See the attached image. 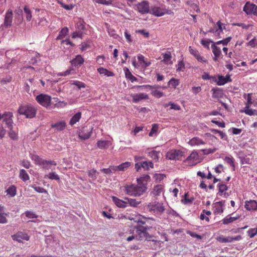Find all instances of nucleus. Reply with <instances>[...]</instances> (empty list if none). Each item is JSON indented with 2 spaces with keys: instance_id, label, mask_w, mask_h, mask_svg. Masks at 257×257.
Returning <instances> with one entry per match:
<instances>
[{
  "instance_id": "f257e3e1",
  "label": "nucleus",
  "mask_w": 257,
  "mask_h": 257,
  "mask_svg": "<svg viewBox=\"0 0 257 257\" xmlns=\"http://www.w3.org/2000/svg\"><path fill=\"white\" fill-rule=\"evenodd\" d=\"M152 228V226L148 225L144 227V228H142L141 226H135L136 233H134V230H130L129 233L132 234L129 236H125L126 237V240L127 241H131L134 239L138 241L144 240H150L153 236L150 234L148 231Z\"/></svg>"
},
{
  "instance_id": "f03ea898",
  "label": "nucleus",
  "mask_w": 257,
  "mask_h": 257,
  "mask_svg": "<svg viewBox=\"0 0 257 257\" xmlns=\"http://www.w3.org/2000/svg\"><path fill=\"white\" fill-rule=\"evenodd\" d=\"M125 193L129 196L139 197L142 195L147 190V187L144 185L138 184H126L123 186Z\"/></svg>"
},
{
  "instance_id": "7ed1b4c3",
  "label": "nucleus",
  "mask_w": 257,
  "mask_h": 257,
  "mask_svg": "<svg viewBox=\"0 0 257 257\" xmlns=\"http://www.w3.org/2000/svg\"><path fill=\"white\" fill-rule=\"evenodd\" d=\"M18 112L27 118H33L35 116L36 109L31 104L22 105L19 106Z\"/></svg>"
},
{
  "instance_id": "20e7f679",
  "label": "nucleus",
  "mask_w": 257,
  "mask_h": 257,
  "mask_svg": "<svg viewBox=\"0 0 257 257\" xmlns=\"http://www.w3.org/2000/svg\"><path fill=\"white\" fill-rule=\"evenodd\" d=\"M134 9L142 15L149 14L150 12V3L147 1H143L135 4Z\"/></svg>"
},
{
  "instance_id": "39448f33",
  "label": "nucleus",
  "mask_w": 257,
  "mask_h": 257,
  "mask_svg": "<svg viewBox=\"0 0 257 257\" xmlns=\"http://www.w3.org/2000/svg\"><path fill=\"white\" fill-rule=\"evenodd\" d=\"M151 14L156 17L163 16L165 14L173 15L174 13L169 9H167L165 8H161L157 6H152L150 8Z\"/></svg>"
},
{
  "instance_id": "423d86ee",
  "label": "nucleus",
  "mask_w": 257,
  "mask_h": 257,
  "mask_svg": "<svg viewBox=\"0 0 257 257\" xmlns=\"http://www.w3.org/2000/svg\"><path fill=\"white\" fill-rule=\"evenodd\" d=\"M147 209L150 212L162 214L165 210L163 203L158 201L151 202L147 205Z\"/></svg>"
},
{
  "instance_id": "0eeeda50",
  "label": "nucleus",
  "mask_w": 257,
  "mask_h": 257,
  "mask_svg": "<svg viewBox=\"0 0 257 257\" xmlns=\"http://www.w3.org/2000/svg\"><path fill=\"white\" fill-rule=\"evenodd\" d=\"M200 162L199 156L198 153L194 151L184 161V163L188 166H193Z\"/></svg>"
},
{
  "instance_id": "6e6552de",
  "label": "nucleus",
  "mask_w": 257,
  "mask_h": 257,
  "mask_svg": "<svg viewBox=\"0 0 257 257\" xmlns=\"http://www.w3.org/2000/svg\"><path fill=\"white\" fill-rule=\"evenodd\" d=\"M36 100L40 105L48 108L51 104V97L48 94L41 93L36 96Z\"/></svg>"
},
{
  "instance_id": "1a4fd4ad",
  "label": "nucleus",
  "mask_w": 257,
  "mask_h": 257,
  "mask_svg": "<svg viewBox=\"0 0 257 257\" xmlns=\"http://www.w3.org/2000/svg\"><path fill=\"white\" fill-rule=\"evenodd\" d=\"M185 157V152L180 150H171L166 154V157L169 160H181Z\"/></svg>"
},
{
  "instance_id": "9d476101",
  "label": "nucleus",
  "mask_w": 257,
  "mask_h": 257,
  "mask_svg": "<svg viewBox=\"0 0 257 257\" xmlns=\"http://www.w3.org/2000/svg\"><path fill=\"white\" fill-rule=\"evenodd\" d=\"M225 201H221L216 202L213 204V211L215 215L221 214L223 213L224 211V207L225 206Z\"/></svg>"
},
{
  "instance_id": "9b49d317",
  "label": "nucleus",
  "mask_w": 257,
  "mask_h": 257,
  "mask_svg": "<svg viewBox=\"0 0 257 257\" xmlns=\"http://www.w3.org/2000/svg\"><path fill=\"white\" fill-rule=\"evenodd\" d=\"M92 128L85 126L82 128L79 133V137L82 140H87L92 133Z\"/></svg>"
},
{
  "instance_id": "f8f14e48",
  "label": "nucleus",
  "mask_w": 257,
  "mask_h": 257,
  "mask_svg": "<svg viewBox=\"0 0 257 257\" xmlns=\"http://www.w3.org/2000/svg\"><path fill=\"white\" fill-rule=\"evenodd\" d=\"M13 240L22 243L23 240L28 241L30 239V236L27 233L24 232H18L16 234L12 235Z\"/></svg>"
},
{
  "instance_id": "ddd939ff",
  "label": "nucleus",
  "mask_w": 257,
  "mask_h": 257,
  "mask_svg": "<svg viewBox=\"0 0 257 257\" xmlns=\"http://www.w3.org/2000/svg\"><path fill=\"white\" fill-rule=\"evenodd\" d=\"M4 121L5 122L7 125L8 128L13 127V114L11 112H6L5 113L2 114Z\"/></svg>"
},
{
  "instance_id": "4468645a",
  "label": "nucleus",
  "mask_w": 257,
  "mask_h": 257,
  "mask_svg": "<svg viewBox=\"0 0 257 257\" xmlns=\"http://www.w3.org/2000/svg\"><path fill=\"white\" fill-rule=\"evenodd\" d=\"M164 193V186L163 185H157L155 186L151 192V194L155 197L160 196Z\"/></svg>"
},
{
  "instance_id": "2eb2a0df",
  "label": "nucleus",
  "mask_w": 257,
  "mask_h": 257,
  "mask_svg": "<svg viewBox=\"0 0 257 257\" xmlns=\"http://www.w3.org/2000/svg\"><path fill=\"white\" fill-rule=\"evenodd\" d=\"M13 21V11L9 9L7 11L4 20V26L6 28L10 27L12 26Z\"/></svg>"
},
{
  "instance_id": "dca6fc26",
  "label": "nucleus",
  "mask_w": 257,
  "mask_h": 257,
  "mask_svg": "<svg viewBox=\"0 0 257 257\" xmlns=\"http://www.w3.org/2000/svg\"><path fill=\"white\" fill-rule=\"evenodd\" d=\"M135 222L137 223L136 226H141L142 228H144V227L148 225V221L146 220V217L140 215L137 217Z\"/></svg>"
},
{
  "instance_id": "f3484780",
  "label": "nucleus",
  "mask_w": 257,
  "mask_h": 257,
  "mask_svg": "<svg viewBox=\"0 0 257 257\" xmlns=\"http://www.w3.org/2000/svg\"><path fill=\"white\" fill-rule=\"evenodd\" d=\"M132 97L133 101L135 103L138 102L143 99H149L148 95L144 93L133 94L132 95Z\"/></svg>"
},
{
  "instance_id": "a211bd4d",
  "label": "nucleus",
  "mask_w": 257,
  "mask_h": 257,
  "mask_svg": "<svg viewBox=\"0 0 257 257\" xmlns=\"http://www.w3.org/2000/svg\"><path fill=\"white\" fill-rule=\"evenodd\" d=\"M255 7V5L254 4L247 2L243 7V11L247 15L252 14L254 15Z\"/></svg>"
},
{
  "instance_id": "6ab92c4d",
  "label": "nucleus",
  "mask_w": 257,
  "mask_h": 257,
  "mask_svg": "<svg viewBox=\"0 0 257 257\" xmlns=\"http://www.w3.org/2000/svg\"><path fill=\"white\" fill-rule=\"evenodd\" d=\"M244 206L247 210H255L257 209V202L254 200H251L246 201Z\"/></svg>"
},
{
  "instance_id": "aec40b11",
  "label": "nucleus",
  "mask_w": 257,
  "mask_h": 257,
  "mask_svg": "<svg viewBox=\"0 0 257 257\" xmlns=\"http://www.w3.org/2000/svg\"><path fill=\"white\" fill-rule=\"evenodd\" d=\"M239 158L240 160V162L242 164H250L251 162V159L250 158L251 157V155L248 154V155H245L244 154H242L239 153Z\"/></svg>"
},
{
  "instance_id": "412c9836",
  "label": "nucleus",
  "mask_w": 257,
  "mask_h": 257,
  "mask_svg": "<svg viewBox=\"0 0 257 257\" xmlns=\"http://www.w3.org/2000/svg\"><path fill=\"white\" fill-rule=\"evenodd\" d=\"M84 59L80 55H77L75 58L72 59L70 62L71 65L74 67H78L84 63Z\"/></svg>"
},
{
  "instance_id": "4be33fe9",
  "label": "nucleus",
  "mask_w": 257,
  "mask_h": 257,
  "mask_svg": "<svg viewBox=\"0 0 257 257\" xmlns=\"http://www.w3.org/2000/svg\"><path fill=\"white\" fill-rule=\"evenodd\" d=\"M112 200L114 204L119 208H125L127 207L126 203L125 202V200L124 199L123 200L119 199L118 198L115 196L112 197Z\"/></svg>"
},
{
  "instance_id": "5701e85b",
  "label": "nucleus",
  "mask_w": 257,
  "mask_h": 257,
  "mask_svg": "<svg viewBox=\"0 0 257 257\" xmlns=\"http://www.w3.org/2000/svg\"><path fill=\"white\" fill-rule=\"evenodd\" d=\"M31 158L37 165L41 166V165H45L44 163H46V162H44V159L41 158L37 155L31 154Z\"/></svg>"
},
{
  "instance_id": "b1692460",
  "label": "nucleus",
  "mask_w": 257,
  "mask_h": 257,
  "mask_svg": "<svg viewBox=\"0 0 257 257\" xmlns=\"http://www.w3.org/2000/svg\"><path fill=\"white\" fill-rule=\"evenodd\" d=\"M31 158L37 165L41 166V165H45L44 163H46V162H44V159L41 158L37 155L31 154Z\"/></svg>"
},
{
  "instance_id": "393cba45",
  "label": "nucleus",
  "mask_w": 257,
  "mask_h": 257,
  "mask_svg": "<svg viewBox=\"0 0 257 257\" xmlns=\"http://www.w3.org/2000/svg\"><path fill=\"white\" fill-rule=\"evenodd\" d=\"M188 144L191 146H195L204 145L205 142L198 137H194L189 141Z\"/></svg>"
},
{
  "instance_id": "a878e982",
  "label": "nucleus",
  "mask_w": 257,
  "mask_h": 257,
  "mask_svg": "<svg viewBox=\"0 0 257 257\" xmlns=\"http://www.w3.org/2000/svg\"><path fill=\"white\" fill-rule=\"evenodd\" d=\"M186 4L189 6V8H188V9L191 12L194 13V12H196L197 13H199L200 12L198 5L196 4L193 3L192 1H188L186 2Z\"/></svg>"
},
{
  "instance_id": "bb28decb",
  "label": "nucleus",
  "mask_w": 257,
  "mask_h": 257,
  "mask_svg": "<svg viewBox=\"0 0 257 257\" xmlns=\"http://www.w3.org/2000/svg\"><path fill=\"white\" fill-rule=\"evenodd\" d=\"M124 200L126 203L127 206H130L132 207H136L141 203V201H138L135 199L125 197Z\"/></svg>"
},
{
  "instance_id": "cd10ccee",
  "label": "nucleus",
  "mask_w": 257,
  "mask_h": 257,
  "mask_svg": "<svg viewBox=\"0 0 257 257\" xmlns=\"http://www.w3.org/2000/svg\"><path fill=\"white\" fill-rule=\"evenodd\" d=\"M219 189V192L220 196H223L225 197L228 196V194L225 192L228 189V187L222 183H219L217 185Z\"/></svg>"
},
{
  "instance_id": "c85d7f7f",
  "label": "nucleus",
  "mask_w": 257,
  "mask_h": 257,
  "mask_svg": "<svg viewBox=\"0 0 257 257\" xmlns=\"http://www.w3.org/2000/svg\"><path fill=\"white\" fill-rule=\"evenodd\" d=\"M138 59L141 66L144 68H147L151 65V62L145 60V57L142 55H139Z\"/></svg>"
},
{
  "instance_id": "c756f323",
  "label": "nucleus",
  "mask_w": 257,
  "mask_h": 257,
  "mask_svg": "<svg viewBox=\"0 0 257 257\" xmlns=\"http://www.w3.org/2000/svg\"><path fill=\"white\" fill-rule=\"evenodd\" d=\"M216 26H215V28H216L215 35L218 36L220 38V33L222 32L223 30L225 29L224 25V24L222 23L220 21H219L216 23Z\"/></svg>"
},
{
  "instance_id": "7c9ffc66",
  "label": "nucleus",
  "mask_w": 257,
  "mask_h": 257,
  "mask_svg": "<svg viewBox=\"0 0 257 257\" xmlns=\"http://www.w3.org/2000/svg\"><path fill=\"white\" fill-rule=\"evenodd\" d=\"M150 179V177L148 175H144L137 179V181L138 184L140 185H144L147 187L148 182Z\"/></svg>"
},
{
  "instance_id": "2f4dec72",
  "label": "nucleus",
  "mask_w": 257,
  "mask_h": 257,
  "mask_svg": "<svg viewBox=\"0 0 257 257\" xmlns=\"http://www.w3.org/2000/svg\"><path fill=\"white\" fill-rule=\"evenodd\" d=\"M169 106H170V107L168 109V110H170L171 109H174L175 110H181V106L179 104L172 101H170L168 103H166L164 104V107L165 108Z\"/></svg>"
},
{
  "instance_id": "473e14b6",
  "label": "nucleus",
  "mask_w": 257,
  "mask_h": 257,
  "mask_svg": "<svg viewBox=\"0 0 257 257\" xmlns=\"http://www.w3.org/2000/svg\"><path fill=\"white\" fill-rule=\"evenodd\" d=\"M66 124L64 121H60L52 124L51 126L53 128H55L57 131H62L66 127Z\"/></svg>"
},
{
  "instance_id": "72a5a7b5",
  "label": "nucleus",
  "mask_w": 257,
  "mask_h": 257,
  "mask_svg": "<svg viewBox=\"0 0 257 257\" xmlns=\"http://www.w3.org/2000/svg\"><path fill=\"white\" fill-rule=\"evenodd\" d=\"M7 193V195H9V197H14L17 194V188L15 186L11 185L5 191Z\"/></svg>"
},
{
  "instance_id": "f704fd0d",
  "label": "nucleus",
  "mask_w": 257,
  "mask_h": 257,
  "mask_svg": "<svg viewBox=\"0 0 257 257\" xmlns=\"http://www.w3.org/2000/svg\"><path fill=\"white\" fill-rule=\"evenodd\" d=\"M123 70H124V71L125 73V77L126 79L131 80L132 82L136 81L137 80V78L136 77H135L134 75H133V74H132V73L131 72V71L127 68L125 67L123 69Z\"/></svg>"
},
{
  "instance_id": "c9c22d12",
  "label": "nucleus",
  "mask_w": 257,
  "mask_h": 257,
  "mask_svg": "<svg viewBox=\"0 0 257 257\" xmlns=\"http://www.w3.org/2000/svg\"><path fill=\"white\" fill-rule=\"evenodd\" d=\"M240 216L238 215L235 217H229L227 216L222 220V222L223 224H228L236 220Z\"/></svg>"
},
{
  "instance_id": "e433bc0d",
  "label": "nucleus",
  "mask_w": 257,
  "mask_h": 257,
  "mask_svg": "<svg viewBox=\"0 0 257 257\" xmlns=\"http://www.w3.org/2000/svg\"><path fill=\"white\" fill-rule=\"evenodd\" d=\"M131 166V163L129 162H125V163H122L118 166H115L116 167V171H124L128 168Z\"/></svg>"
},
{
  "instance_id": "4c0bfd02",
  "label": "nucleus",
  "mask_w": 257,
  "mask_h": 257,
  "mask_svg": "<svg viewBox=\"0 0 257 257\" xmlns=\"http://www.w3.org/2000/svg\"><path fill=\"white\" fill-rule=\"evenodd\" d=\"M97 71L100 73V74H102L106 76H113L114 75L112 72L103 67L98 68L97 69Z\"/></svg>"
},
{
  "instance_id": "58836bf2",
  "label": "nucleus",
  "mask_w": 257,
  "mask_h": 257,
  "mask_svg": "<svg viewBox=\"0 0 257 257\" xmlns=\"http://www.w3.org/2000/svg\"><path fill=\"white\" fill-rule=\"evenodd\" d=\"M6 216L7 214L4 212V207L0 206V223L5 224L8 222Z\"/></svg>"
},
{
  "instance_id": "ea45409f",
  "label": "nucleus",
  "mask_w": 257,
  "mask_h": 257,
  "mask_svg": "<svg viewBox=\"0 0 257 257\" xmlns=\"http://www.w3.org/2000/svg\"><path fill=\"white\" fill-rule=\"evenodd\" d=\"M81 117V113L79 112L74 114L69 121V124L73 125L78 122Z\"/></svg>"
},
{
  "instance_id": "a19ab883",
  "label": "nucleus",
  "mask_w": 257,
  "mask_h": 257,
  "mask_svg": "<svg viewBox=\"0 0 257 257\" xmlns=\"http://www.w3.org/2000/svg\"><path fill=\"white\" fill-rule=\"evenodd\" d=\"M163 61L167 64H172V62L171 61V54L170 52H167L166 53L163 54Z\"/></svg>"
},
{
  "instance_id": "79ce46f5",
  "label": "nucleus",
  "mask_w": 257,
  "mask_h": 257,
  "mask_svg": "<svg viewBox=\"0 0 257 257\" xmlns=\"http://www.w3.org/2000/svg\"><path fill=\"white\" fill-rule=\"evenodd\" d=\"M224 161L230 165L231 167L232 171H234L235 169V166L234 163V159L232 156L225 157L224 159Z\"/></svg>"
},
{
  "instance_id": "37998d69",
  "label": "nucleus",
  "mask_w": 257,
  "mask_h": 257,
  "mask_svg": "<svg viewBox=\"0 0 257 257\" xmlns=\"http://www.w3.org/2000/svg\"><path fill=\"white\" fill-rule=\"evenodd\" d=\"M110 145V142L108 141H98L97 142V147L101 149H107Z\"/></svg>"
},
{
  "instance_id": "c03bdc74",
  "label": "nucleus",
  "mask_w": 257,
  "mask_h": 257,
  "mask_svg": "<svg viewBox=\"0 0 257 257\" xmlns=\"http://www.w3.org/2000/svg\"><path fill=\"white\" fill-rule=\"evenodd\" d=\"M243 97L247 100L245 102V106H251L253 103V100L252 99V93L244 94Z\"/></svg>"
},
{
  "instance_id": "a18cd8bd",
  "label": "nucleus",
  "mask_w": 257,
  "mask_h": 257,
  "mask_svg": "<svg viewBox=\"0 0 257 257\" xmlns=\"http://www.w3.org/2000/svg\"><path fill=\"white\" fill-rule=\"evenodd\" d=\"M211 48L212 50V52L214 54V56H221V49L219 47H217L216 46V44L215 43H213L211 45Z\"/></svg>"
},
{
  "instance_id": "49530a36",
  "label": "nucleus",
  "mask_w": 257,
  "mask_h": 257,
  "mask_svg": "<svg viewBox=\"0 0 257 257\" xmlns=\"http://www.w3.org/2000/svg\"><path fill=\"white\" fill-rule=\"evenodd\" d=\"M44 162H46V163H44L45 165H41V166H42L44 169H45L49 170L50 169L51 166L57 165L56 162L54 161L44 160Z\"/></svg>"
},
{
  "instance_id": "de8ad7c7",
  "label": "nucleus",
  "mask_w": 257,
  "mask_h": 257,
  "mask_svg": "<svg viewBox=\"0 0 257 257\" xmlns=\"http://www.w3.org/2000/svg\"><path fill=\"white\" fill-rule=\"evenodd\" d=\"M100 171L106 175H110L112 173L116 172V167L115 166H110L108 168H103Z\"/></svg>"
},
{
  "instance_id": "09e8293b",
  "label": "nucleus",
  "mask_w": 257,
  "mask_h": 257,
  "mask_svg": "<svg viewBox=\"0 0 257 257\" xmlns=\"http://www.w3.org/2000/svg\"><path fill=\"white\" fill-rule=\"evenodd\" d=\"M10 131L8 133L9 137L13 140L16 141L18 139V133L13 130V127L8 128Z\"/></svg>"
},
{
  "instance_id": "8fccbe9b",
  "label": "nucleus",
  "mask_w": 257,
  "mask_h": 257,
  "mask_svg": "<svg viewBox=\"0 0 257 257\" xmlns=\"http://www.w3.org/2000/svg\"><path fill=\"white\" fill-rule=\"evenodd\" d=\"M85 23L83 20L81 19H78V20L75 25V27L78 30H84L85 28Z\"/></svg>"
},
{
  "instance_id": "3c124183",
  "label": "nucleus",
  "mask_w": 257,
  "mask_h": 257,
  "mask_svg": "<svg viewBox=\"0 0 257 257\" xmlns=\"http://www.w3.org/2000/svg\"><path fill=\"white\" fill-rule=\"evenodd\" d=\"M19 177L23 181L25 182L29 180L30 179L28 174L24 169H21L20 170Z\"/></svg>"
},
{
  "instance_id": "603ef678",
  "label": "nucleus",
  "mask_w": 257,
  "mask_h": 257,
  "mask_svg": "<svg viewBox=\"0 0 257 257\" xmlns=\"http://www.w3.org/2000/svg\"><path fill=\"white\" fill-rule=\"evenodd\" d=\"M224 78V76L221 75L218 76V79H214V81L216 82L218 85H223L227 82V80Z\"/></svg>"
},
{
  "instance_id": "864d4df0",
  "label": "nucleus",
  "mask_w": 257,
  "mask_h": 257,
  "mask_svg": "<svg viewBox=\"0 0 257 257\" xmlns=\"http://www.w3.org/2000/svg\"><path fill=\"white\" fill-rule=\"evenodd\" d=\"M216 239L218 241L221 243H227L232 242V238L231 236H227L225 237L223 236H219L216 238Z\"/></svg>"
},
{
  "instance_id": "5fc2aeb1",
  "label": "nucleus",
  "mask_w": 257,
  "mask_h": 257,
  "mask_svg": "<svg viewBox=\"0 0 257 257\" xmlns=\"http://www.w3.org/2000/svg\"><path fill=\"white\" fill-rule=\"evenodd\" d=\"M45 178H48L51 180H55L57 181L60 180V178L58 175L55 172H51L48 175H46L44 177Z\"/></svg>"
},
{
  "instance_id": "6e6d98bb",
  "label": "nucleus",
  "mask_w": 257,
  "mask_h": 257,
  "mask_svg": "<svg viewBox=\"0 0 257 257\" xmlns=\"http://www.w3.org/2000/svg\"><path fill=\"white\" fill-rule=\"evenodd\" d=\"M68 29L67 27L63 28L59 32L56 40H60L65 37L68 33Z\"/></svg>"
},
{
  "instance_id": "4d7b16f0",
  "label": "nucleus",
  "mask_w": 257,
  "mask_h": 257,
  "mask_svg": "<svg viewBox=\"0 0 257 257\" xmlns=\"http://www.w3.org/2000/svg\"><path fill=\"white\" fill-rule=\"evenodd\" d=\"M70 83L71 85H74L77 86L78 88L81 89V88H84L85 87V84L84 83L77 81V80H73L71 81Z\"/></svg>"
},
{
  "instance_id": "13d9d810",
  "label": "nucleus",
  "mask_w": 257,
  "mask_h": 257,
  "mask_svg": "<svg viewBox=\"0 0 257 257\" xmlns=\"http://www.w3.org/2000/svg\"><path fill=\"white\" fill-rule=\"evenodd\" d=\"M179 80L178 79L172 78L168 82V85L172 86L174 88H176L177 86L179 84Z\"/></svg>"
},
{
  "instance_id": "bf43d9fd",
  "label": "nucleus",
  "mask_w": 257,
  "mask_h": 257,
  "mask_svg": "<svg viewBox=\"0 0 257 257\" xmlns=\"http://www.w3.org/2000/svg\"><path fill=\"white\" fill-rule=\"evenodd\" d=\"M158 125L157 124L154 123L152 125V127L151 130V132L149 133V136L153 137L156 136L158 133Z\"/></svg>"
},
{
  "instance_id": "052dcab7",
  "label": "nucleus",
  "mask_w": 257,
  "mask_h": 257,
  "mask_svg": "<svg viewBox=\"0 0 257 257\" xmlns=\"http://www.w3.org/2000/svg\"><path fill=\"white\" fill-rule=\"evenodd\" d=\"M98 173L97 171L94 169L89 170L88 172V176L91 178L92 180H94L96 179L97 174Z\"/></svg>"
},
{
  "instance_id": "680f3d73",
  "label": "nucleus",
  "mask_w": 257,
  "mask_h": 257,
  "mask_svg": "<svg viewBox=\"0 0 257 257\" xmlns=\"http://www.w3.org/2000/svg\"><path fill=\"white\" fill-rule=\"evenodd\" d=\"M24 11L25 14H26L27 20L30 21L32 18V13L31 10L29 9L28 6H25L24 8Z\"/></svg>"
},
{
  "instance_id": "e2e57ef3",
  "label": "nucleus",
  "mask_w": 257,
  "mask_h": 257,
  "mask_svg": "<svg viewBox=\"0 0 257 257\" xmlns=\"http://www.w3.org/2000/svg\"><path fill=\"white\" fill-rule=\"evenodd\" d=\"M113 0H95V3L106 6L113 5Z\"/></svg>"
},
{
  "instance_id": "0e129e2a",
  "label": "nucleus",
  "mask_w": 257,
  "mask_h": 257,
  "mask_svg": "<svg viewBox=\"0 0 257 257\" xmlns=\"http://www.w3.org/2000/svg\"><path fill=\"white\" fill-rule=\"evenodd\" d=\"M159 152L152 151L149 153V156L154 160L157 161L159 160Z\"/></svg>"
},
{
  "instance_id": "69168bd1",
  "label": "nucleus",
  "mask_w": 257,
  "mask_h": 257,
  "mask_svg": "<svg viewBox=\"0 0 257 257\" xmlns=\"http://www.w3.org/2000/svg\"><path fill=\"white\" fill-rule=\"evenodd\" d=\"M250 106H245L244 108V110H243L242 112H244L245 114L249 115L254 114L256 110L252 109H250Z\"/></svg>"
},
{
  "instance_id": "338daca9",
  "label": "nucleus",
  "mask_w": 257,
  "mask_h": 257,
  "mask_svg": "<svg viewBox=\"0 0 257 257\" xmlns=\"http://www.w3.org/2000/svg\"><path fill=\"white\" fill-rule=\"evenodd\" d=\"M83 32H81L79 30H76L72 35V38L73 39L76 38H80L81 39H82L83 36Z\"/></svg>"
},
{
  "instance_id": "774afa93",
  "label": "nucleus",
  "mask_w": 257,
  "mask_h": 257,
  "mask_svg": "<svg viewBox=\"0 0 257 257\" xmlns=\"http://www.w3.org/2000/svg\"><path fill=\"white\" fill-rule=\"evenodd\" d=\"M26 216L29 218H36L38 217V215L34 212L32 211H26L25 212Z\"/></svg>"
}]
</instances>
